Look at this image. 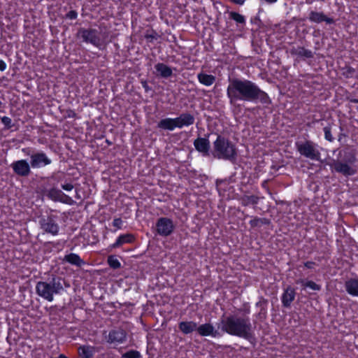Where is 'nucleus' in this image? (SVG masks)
Listing matches in <instances>:
<instances>
[{
    "instance_id": "nucleus-1",
    "label": "nucleus",
    "mask_w": 358,
    "mask_h": 358,
    "mask_svg": "<svg viewBox=\"0 0 358 358\" xmlns=\"http://www.w3.org/2000/svg\"><path fill=\"white\" fill-rule=\"evenodd\" d=\"M227 96L231 105H234L239 101L260 103L264 107H268L272 103L268 94L255 83L248 79L233 78L229 80L227 88Z\"/></svg>"
},
{
    "instance_id": "nucleus-2",
    "label": "nucleus",
    "mask_w": 358,
    "mask_h": 358,
    "mask_svg": "<svg viewBox=\"0 0 358 358\" xmlns=\"http://www.w3.org/2000/svg\"><path fill=\"white\" fill-rule=\"evenodd\" d=\"M222 330L231 336L250 340L254 337L255 327L249 317L229 315L221 320Z\"/></svg>"
},
{
    "instance_id": "nucleus-3",
    "label": "nucleus",
    "mask_w": 358,
    "mask_h": 358,
    "mask_svg": "<svg viewBox=\"0 0 358 358\" xmlns=\"http://www.w3.org/2000/svg\"><path fill=\"white\" fill-rule=\"evenodd\" d=\"M213 154L217 159L234 161L237 157L236 146L229 138L218 134L213 142Z\"/></svg>"
},
{
    "instance_id": "nucleus-4",
    "label": "nucleus",
    "mask_w": 358,
    "mask_h": 358,
    "mask_svg": "<svg viewBox=\"0 0 358 358\" xmlns=\"http://www.w3.org/2000/svg\"><path fill=\"white\" fill-rule=\"evenodd\" d=\"M64 279L62 278L53 276L49 282H38L36 285V292L43 299L52 302L55 294H59L64 291Z\"/></svg>"
},
{
    "instance_id": "nucleus-5",
    "label": "nucleus",
    "mask_w": 358,
    "mask_h": 358,
    "mask_svg": "<svg viewBox=\"0 0 358 358\" xmlns=\"http://www.w3.org/2000/svg\"><path fill=\"white\" fill-rule=\"evenodd\" d=\"M356 162V154L352 151H345L341 160H333L330 167L332 171L348 178L355 175L358 171V168L355 165Z\"/></svg>"
},
{
    "instance_id": "nucleus-6",
    "label": "nucleus",
    "mask_w": 358,
    "mask_h": 358,
    "mask_svg": "<svg viewBox=\"0 0 358 358\" xmlns=\"http://www.w3.org/2000/svg\"><path fill=\"white\" fill-rule=\"evenodd\" d=\"M195 118L189 113H182L175 118L166 117L157 123V128L163 130L173 131L176 128L181 129L189 127L194 123Z\"/></svg>"
},
{
    "instance_id": "nucleus-7",
    "label": "nucleus",
    "mask_w": 358,
    "mask_h": 358,
    "mask_svg": "<svg viewBox=\"0 0 358 358\" xmlns=\"http://www.w3.org/2000/svg\"><path fill=\"white\" fill-rule=\"evenodd\" d=\"M77 37L82 39L83 43H90L99 50H103L106 46L99 35V31L95 29L81 27L78 31Z\"/></svg>"
},
{
    "instance_id": "nucleus-8",
    "label": "nucleus",
    "mask_w": 358,
    "mask_h": 358,
    "mask_svg": "<svg viewBox=\"0 0 358 358\" xmlns=\"http://www.w3.org/2000/svg\"><path fill=\"white\" fill-rule=\"evenodd\" d=\"M295 147L301 156L313 161H319L320 159L321 153L317 149L318 145L313 141L310 140L296 141Z\"/></svg>"
},
{
    "instance_id": "nucleus-9",
    "label": "nucleus",
    "mask_w": 358,
    "mask_h": 358,
    "mask_svg": "<svg viewBox=\"0 0 358 358\" xmlns=\"http://www.w3.org/2000/svg\"><path fill=\"white\" fill-rule=\"evenodd\" d=\"M59 217L52 213L42 215L39 217L38 224L41 229L45 233L57 236L59 231Z\"/></svg>"
},
{
    "instance_id": "nucleus-10",
    "label": "nucleus",
    "mask_w": 358,
    "mask_h": 358,
    "mask_svg": "<svg viewBox=\"0 0 358 358\" xmlns=\"http://www.w3.org/2000/svg\"><path fill=\"white\" fill-rule=\"evenodd\" d=\"M155 227L157 234L163 237H167L171 235L176 228L173 220L167 217L158 218Z\"/></svg>"
},
{
    "instance_id": "nucleus-11",
    "label": "nucleus",
    "mask_w": 358,
    "mask_h": 358,
    "mask_svg": "<svg viewBox=\"0 0 358 358\" xmlns=\"http://www.w3.org/2000/svg\"><path fill=\"white\" fill-rule=\"evenodd\" d=\"M106 342L113 346L122 344L127 341V332L122 328H114L106 336Z\"/></svg>"
},
{
    "instance_id": "nucleus-12",
    "label": "nucleus",
    "mask_w": 358,
    "mask_h": 358,
    "mask_svg": "<svg viewBox=\"0 0 358 358\" xmlns=\"http://www.w3.org/2000/svg\"><path fill=\"white\" fill-rule=\"evenodd\" d=\"M51 163L52 160L43 151L34 152L31 155L30 165L32 169H40Z\"/></svg>"
},
{
    "instance_id": "nucleus-13",
    "label": "nucleus",
    "mask_w": 358,
    "mask_h": 358,
    "mask_svg": "<svg viewBox=\"0 0 358 358\" xmlns=\"http://www.w3.org/2000/svg\"><path fill=\"white\" fill-rule=\"evenodd\" d=\"M13 172L21 177H27L31 173V165L26 159L14 161L11 164Z\"/></svg>"
},
{
    "instance_id": "nucleus-14",
    "label": "nucleus",
    "mask_w": 358,
    "mask_h": 358,
    "mask_svg": "<svg viewBox=\"0 0 358 358\" xmlns=\"http://www.w3.org/2000/svg\"><path fill=\"white\" fill-rule=\"evenodd\" d=\"M268 301L264 296L258 297V301L255 303L256 308H259L258 313L255 316L259 320L263 321L267 317Z\"/></svg>"
},
{
    "instance_id": "nucleus-15",
    "label": "nucleus",
    "mask_w": 358,
    "mask_h": 358,
    "mask_svg": "<svg viewBox=\"0 0 358 358\" xmlns=\"http://www.w3.org/2000/svg\"><path fill=\"white\" fill-rule=\"evenodd\" d=\"M308 18L310 22L317 24H320L324 22L328 24H331L335 22L333 18L327 16L323 12H317L311 10L309 13Z\"/></svg>"
},
{
    "instance_id": "nucleus-16",
    "label": "nucleus",
    "mask_w": 358,
    "mask_h": 358,
    "mask_svg": "<svg viewBox=\"0 0 358 358\" xmlns=\"http://www.w3.org/2000/svg\"><path fill=\"white\" fill-rule=\"evenodd\" d=\"M136 241L135 236L131 233L120 234L109 247L111 249L119 248L124 244H131Z\"/></svg>"
},
{
    "instance_id": "nucleus-17",
    "label": "nucleus",
    "mask_w": 358,
    "mask_h": 358,
    "mask_svg": "<svg viewBox=\"0 0 358 358\" xmlns=\"http://www.w3.org/2000/svg\"><path fill=\"white\" fill-rule=\"evenodd\" d=\"M296 297V291L294 287L288 285L281 296V302L284 308H289Z\"/></svg>"
},
{
    "instance_id": "nucleus-18",
    "label": "nucleus",
    "mask_w": 358,
    "mask_h": 358,
    "mask_svg": "<svg viewBox=\"0 0 358 358\" xmlns=\"http://www.w3.org/2000/svg\"><path fill=\"white\" fill-rule=\"evenodd\" d=\"M197 333L201 336H211L213 338L219 335L217 330L211 323H204L197 325Z\"/></svg>"
},
{
    "instance_id": "nucleus-19",
    "label": "nucleus",
    "mask_w": 358,
    "mask_h": 358,
    "mask_svg": "<svg viewBox=\"0 0 358 358\" xmlns=\"http://www.w3.org/2000/svg\"><path fill=\"white\" fill-rule=\"evenodd\" d=\"M197 323L194 321H180L178 326L179 331L184 335H188L194 331L197 332Z\"/></svg>"
},
{
    "instance_id": "nucleus-20",
    "label": "nucleus",
    "mask_w": 358,
    "mask_h": 358,
    "mask_svg": "<svg viewBox=\"0 0 358 358\" xmlns=\"http://www.w3.org/2000/svg\"><path fill=\"white\" fill-rule=\"evenodd\" d=\"M62 262L79 268L85 264V262L78 254L73 252L64 255Z\"/></svg>"
},
{
    "instance_id": "nucleus-21",
    "label": "nucleus",
    "mask_w": 358,
    "mask_h": 358,
    "mask_svg": "<svg viewBox=\"0 0 358 358\" xmlns=\"http://www.w3.org/2000/svg\"><path fill=\"white\" fill-rule=\"evenodd\" d=\"M345 291L348 294L352 296L358 297V278H350L348 279L344 284Z\"/></svg>"
},
{
    "instance_id": "nucleus-22",
    "label": "nucleus",
    "mask_w": 358,
    "mask_h": 358,
    "mask_svg": "<svg viewBox=\"0 0 358 358\" xmlns=\"http://www.w3.org/2000/svg\"><path fill=\"white\" fill-rule=\"evenodd\" d=\"M291 54L295 55L300 59H311L314 57L313 52L311 50L306 49L303 46L293 48L291 50Z\"/></svg>"
},
{
    "instance_id": "nucleus-23",
    "label": "nucleus",
    "mask_w": 358,
    "mask_h": 358,
    "mask_svg": "<svg viewBox=\"0 0 358 358\" xmlns=\"http://www.w3.org/2000/svg\"><path fill=\"white\" fill-rule=\"evenodd\" d=\"M196 150L200 152L207 153L210 150V141L208 138L199 137L194 141Z\"/></svg>"
},
{
    "instance_id": "nucleus-24",
    "label": "nucleus",
    "mask_w": 358,
    "mask_h": 358,
    "mask_svg": "<svg viewBox=\"0 0 358 358\" xmlns=\"http://www.w3.org/2000/svg\"><path fill=\"white\" fill-rule=\"evenodd\" d=\"M155 69L157 74L163 78H168L173 74L172 69L164 63H157L155 64Z\"/></svg>"
},
{
    "instance_id": "nucleus-25",
    "label": "nucleus",
    "mask_w": 358,
    "mask_h": 358,
    "mask_svg": "<svg viewBox=\"0 0 358 358\" xmlns=\"http://www.w3.org/2000/svg\"><path fill=\"white\" fill-rule=\"evenodd\" d=\"M95 347L85 345L78 348V354L80 358H93L95 353Z\"/></svg>"
},
{
    "instance_id": "nucleus-26",
    "label": "nucleus",
    "mask_w": 358,
    "mask_h": 358,
    "mask_svg": "<svg viewBox=\"0 0 358 358\" xmlns=\"http://www.w3.org/2000/svg\"><path fill=\"white\" fill-rule=\"evenodd\" d=\"M240 203L243 206H253L254 208L259 201V197L256 195H243L239 199Z\"/></svg>"
},
{
    "instance_id": "nucleus-27",
    "label": "nucleus",
    "mask_w": 358,
    "mask_h": 358,
    "mask_svg": "<svg viewBox=\"0 0 358 358\" xmlns=\"http://www.w3.org/2000/svg\"><path fill=\"white\" fill-rule=\"evenodd\" d=\"M271 220L266 217H259L257 216L252 217V219L250 220L249 224L252 229L259 228L262 225H269Z\"/></svg>"
},
{
    "instance_id": "nucleus-28",
    "label": "nucleus",
    "mask_w": 358,
    "mask_h": 358,
    "mask_svg": "<svg viewBox=\"0 0 358 358\" xmlns=\"http://www.w3.org/2000/svg\"><path fill=\"white\" fill-rule=\"evenodd\" d=\"M197 78L199 82L205 86H210L215 81V77L214 76L204 73H199L197 75Z\"/></svg>"
},
{
    "instance_id": "nucleus-29",
    "label": "nucleus",
    "mask_w": 358,
    "mask_h": 358,
    "mask_svg": "<svg viewBox=\"0 0 358 358\" xmlns=\"http://www.w3.org/2000/svg\"><path fill=\"white\" fill-rule=\"evenodd\" d=\"M143 36L148 43L152 44L160 38V35L153 29H147Z\"/></svg>"
},
{
    "instance_id": "nucleus-30",
    "label": "nucleus",
    "mask_w": 358,
    "mask_h": 358,
    "mask_svg": "<svg viewBox=\"0 0 358 358\" xmlns=\"http://www.w3.org/2000/svg\"><path fill=\"white\" fill-rule=\"evenodd\" d=\"M296 283L301 284L304 288L308 287L314 291H320L321 289V286L313 280L299 279L296 281Z\"/></svg>"
},
{
    "instance_id": "nucleus-31",
    "label": "nucleus",
    "mask_w": 358,
    "mask_h": 358,
    "mask_svg": "<svg viewBox=\"0 0 358 358\" xmlns=\"http://www.w3.org/2000/svg\"><path fill=\"white\" fill-rule=\"evenodd\" d=\"M342 75L345 78H357L358 75L355 69L350 66H345L342 69Z\"/></svg>"
},
{
    "instance_id": "nucleus-32",
    "label": "nucleus",
    "mask_w": 358,
    "mask_h": 358,
    "mask_svg": "<svg viewBox=\"0 0 358 358\" xmlns=\"http://www.w3.org/2000/svg\"><path fill=\"white\" fill-rule=\"evenodd\" d=\"M62 191L56 187H52L48 190V196L54 201H58Z\"/></svg>"
},
{
    "instance_id": "nucleus-33",
    "label": "nucleus",
    "mask_w": 358,
    "mask_h": 358,
    "mask_svg": "<svg viewBox=\"0 0 358 358\" xmlns=\"http://www.w3.org/2000/svg\"><path fill=\"white\" fill-rule=\"evenodd\" d=\"M107 263L113 269H117L121 267V263L115 255H109L107 259Z\"/></svg>"
},
{
    "instance_id": "nucleus-34",
    "label": "nucleus",
    "mask_w": 358,
    "mask_h": 358,
    "mask_svg": "<svg viewBox=\"0 0 358 358\" xmlns=\"http://www.w3.org/2000/svg\"><path fill=\"white\" fill-rule=\"evenodd\" d=\"M229 17L231 20H234L236 23L241 24H245V17L235 11H231L229 13Z\"/></svg>"
},
{
    "instance_id": "nucleus-35",
    "label": "nucleus",
    "mask_w": 358,
    "mask_h": 358,
    "mask_svg": "<svg viewBox=\"0 0 358 358\" xmlns=\"http://www.w3.org/2000/svg\"><path fill=\"white\" fill-rule=\"evenodd\" d=\"M122 358H141V355L138 350H129L122 354Z\"/></svg>"
},
{
    "instance_id": "nucleus-36",
    "label": "nucleus",
    "mask_w": 358,
    "mask_h": 358,
    "mask_svg": "<svg viewBox=\"0 0 358 358\" xmlns=\"http://www.w3.org/2000/svg\"><path fill=\"white\" fill-rule=\"evenodd\" d=\"M324 138L329 142H333L334 138L331 134V127L330 125L326 126L323 128Z\"/></svg>"
},
{
    "instance_id": "nucleus-37",
    "label": "nucleus",
    "mask_w": 358,
    "mask_h": 358,
    "mask_svg": "<svg viewBox=\"0 0 358 358\" xmlns=\"http://www.w3.org/2000/svg\"><path fill=\"white\" fill-rule=\"evenodd\" d=\"M58 201L68 205H72L74 203L72 198L64 194L63 192H62V195L60 196Z\"/></svg>"
},
{
    "instance_id": "nucleus-38",
    "label": "nucleus",
    "mask_w": 358,
    "mask_h": 358,
    "mask_svg": "<svg viewBox=\"0 0 358 358\" xmlns=\"http://www.w3.org/2000/svg\"><path fill=\"white\" fill-rule=\"evenodd\" d=\"M1 122L4 125V128L6 129H10L14 126V124L12 123L11 118L7 116L1 117Z\"/></svg>"
},
{
    "instance_id": "nucleus-39",
    "label": "nucleus",
    "mask_w": 358,
    "mask_h": 358,
    "mask_svg": "<svg viewBox=\"0 0 358 358\" xmlns=\"http://www.w3.org/2000/svg\"><path fill=\"white\" fill-rule=\"evenodd\" d=\"M112 225L116 228V229H121L123 225V221L120 217L115 218L113 220Z\"/></svg>"
},
{
    "instance_id": "nucleus-40",
    "label": "nucleus",
    "mask_w": 358,
    "mask_h": 358,
    "mask_svg": "<svg viewBox=\"0 0 358 358\" xmlns=\"http://www.w3.org/2000/svg\"><path fill=\"white\" fill-rule=\"evenodd\" d=\"M78 17V12L75 10L69 11L64 16L65 19L76 20Z\"/></svg>"
},
{
    "instance_id": "nucleus-41",
    "label": "nucleus",
    "mask_w": 358,
    "mask_h": 358,
    "mask_svg": "<svg viewBox=\"0 0 358 358\" xmlns=\"http://www.w3.org/2000/svg\"><path fill=\"white\" fill-rule=\"evenodd\" d=\"M61 187L66 192H70L74 188V186L71 182H65L61 184Z\"/></svg>"
},
{
    "instance_id": "nucleus-42",
    "label": "nucleus",
    "mask_w": 358,
    "mask_h": 358,
    "mask_svg": "<svg viewBox=\"0 0 358 358\" xmlns=\"http://www.w3.org/2000/svg\"><path fill=\"white\" fill-rule=\"evenodd\" d=\"M77 116L76 113L74 110L72 109H67L65 111L64 117L66 118H76Z\"/></svg>"
},
{
    "instance_id": "nucleus-43",
    "label": "nucleus",
    "mask_w": 358,
    "mask_h": 358,
    "mask_svg": "<svg viewBox=\"0 0 358 358\" xmlns=\"http://www.w3.org/2000/svg\"><path fill=\"white\" fill-rule=\"evenodd\" d=\"M250 22L252 24L257 25V28H260L262 26V20H260L259 16H255V17H252L250 19Z\"/></svg>"
},
{
    "instance_id": "nucleus-44",
    "label": "nucleus",
    "mask_w": 358,
    "mask_h": 358,
    "mask_svg": "<svg viewBox=\"0 0 358 358\" xmlns=\"http://www.w3.org/2000/svg\"><path fill=\"white\" fill-rule=\"evenodd\" d=\"M141 83L145 92H148L152 90V88L149 86L147 80H141Z\"/></svg>"
},
{
    "instance_id": "nucleus-45",
    "label": "nucleus",
    "mask_w": 358,
    "mask_h": 358,
    "mask_svg": "<svg viewBox=\"0 0 358 358\" xmlns=\"http://www.w3.org/2000/svg\"><path fill=\"white\" fill-rule=\"evenodd\" d=\"M303 265L306 268H307L308 269H312L316 265V263L315 262L308 261V262H304Z\"/></svg>"
},
{
    "instance_id": "nucleus-46",
    "label": "nucleus",
    "mask_w": 358,
    "mask_h": 358,
    "mask_svg": "<svg viewBox=\"0 0 358 358\" xmlns=\"http://www.w3.org/2000/svg\"><path fill=\"white\" fill-rule=\"evenodd\" d=\"M261 186L263 189H264L267 193L268 194H271V192H270V189H269V187L268 186V181L267 180H264L262 184H261Z\"/></svg>"
},
{
    "instance_id": "nucleus-47",
    "label": "nucleus",
    "mask_w": 358,
    "mask_h": 358,
    "mask_svg": "<svg viewBox=\"0 0 358 358\" xmlns=\"http://www.w3.org/2000/svg\"><path fill=\"white\" fill-rule=\"evenodd\" d=\"M23 153L25 155L29 156L31 157V155H32V149L31 148H25L22 150Z\"/></svg>"
},
{
    "instance_id": "nucleus-48",
    "label": "nucleus",
    "mask_w": 358,
    "mask_h": 358,
    "mask_svg": "<svg viewBox=\"0 0 358 358\" xmlns=\"http://www.w3.org/2000/svg\"><path fill=\"white\" fill-rule=\"evenodd\" d=\"M6 63L3 60L0 59V71H4L6 69Z\"/></svg>"
},
{
    "instance_id": "nucleus-49",
    "label": "nucleus",
    "mask_w": 358,
    "mask_h": 358,
    "mask_svg": "<svg viewBox=\"0 0 358 358\" xmlns=\"http://www.w3.org/2000/svg\"><path fill=\"white\" fill-rule=\"evenodd\" d=\"M245 1L246 0H230L231 2L241 6L243 5Z\"/></svg>"
},
{
    "instance_id": "nucleus-50",
    "label": "nucleus",
    "mask_w": 358,
    "mask_h": 358,
    "mask_svg": "<svg viewBox=\"0 0 358 358\" xmlns=\"http://www.w3.org/2000/svg\"><path fill=\"white\" fill-rule=\"evenodd\" d=\"M278 0H260V1H265L267 3L271 4L275 3Z\"/></svg>"
},
{
    "instance_id": "nucleus-51",
    "label": "nucleus",
    "mask_w": 358,
    "mask_h": 358,
    "mask_svg": "<svg viewBox=\"0 0 358 358\" xmlns=\"http://www.w3.org/2000/svg\"><path fill=\"white\" fill-rule=\"evenodd\" d=\"M350 101L353 103H358V99H350Z\"/></svg>"
},
{
    "instance_id": "nucleus-52",
    "label": "nucleus",
    "mask_w": 358,
    "mask_h": 358,
    "mask_svg": "<svg viewBox=\"0 0 358 358\" xmlns=\"http://www.w3.org/2000/svg\"><path fill=\"white\" fill-rule=\"evenodd\" d=\"M51 358H69L67 357L64 354H60L58 357H51Z\"/></svg>"
},
{
    "instance_id": "nucleus-53",
    "label": "nucleus",
    "mask_w": 358,
    "mask_h": 358,
    "mask_svg": "<svg viewBox=\"0 0 358 358\" xmlns=\"http://www.w3.org/2000/svg\"><path fill=\"white\" fill-rule=\"evenodd\" d=\"M250 307H248V308H245V313L246 314H249V313H250Z\"/></svg>"
},
{
    "instance_id": "nucleus-54",
    "label": "nucleus",
    "mask_w": 358,
    "mask_h": 358,
    "mask_svg": "<svg viewBox=\"0 0 358 358\" xmlns=\"http://www.w3.org/2000/svg\"><path fill=\"white\" fill-rule=\"evenodd\" d=\"M313 1L314 0H306V3L307 4H311V3H313Z\"/></svg>"
},
{
    "instance_id": "nucleus-55",
    "label": "nucleus",
    "mask_w": 358,
    "mask_h": 358,
    "mask_svg": "<svg viewBox=\"0 0 358 358\" xmlns=\"http://www.w3.org/2000/svg\"><path fill=\"white\" fill-rule=\"evenodd\" d=\"M52 245L53 246H55L54 242H48L45 243V245Z\"/></svg>"
},
{
    "instance_id": "nucleus-56",
    "label": "nucleus",
    "mask_w": 358,
    "mask_h": 358,
    "mask_svg": "<svg viewBox=\"0 0 358 358\" xmlns=\"http://www.w3.org/2000/svg\"><path fill=\"white\" fill-rule=\"evenodd\" d=\"M249 217V215H245V218H246V217Z\"/></svg>"
},
{
    "instance_id": "nucleus-57",
    "label": "nucleus",
    "mask_w": 358,
    "mask_h": 358,
    "mask_svg": "<svg viewBox=\"0 0 358 358\" xmlns=\"http://www.w3.org/2000/svg\"><path fill=\"white\" fill-rule=\"evenodd\" d=\"M1 104H2V103H1V101H0V106H1Z\"/></svg>"
}]
</instances>
